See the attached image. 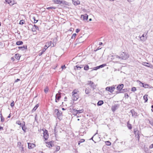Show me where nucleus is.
<instances>
[{"instance_id":"1","label":"nucleus","mask_w":153,"mask_h":153,"mask_svg":"<svg viewBox=\"0 0 153 153\" xmlns=\"http://www.w3.org/2000/svg\"><path fill=\"white\" fill-rule=\"evenodd\" d=\"M129 56V55L125 52H122L119 56L117 55L114 56L115 58H118L123 60L127 59Z\"/></svg>"},{"instance_id":"2","label":"nucleus","mask_w":153,"mask_h":153,"mask_svg":"<svg viewBox=\"0 0 153 153\" xmlns=\"http://www.w3.org/2000/svg\"><path fill=\"white\" fill-rule=\"evenodd\" d=\"M78 91L77 90L75 89L72 92V99L73 101H76L79 98Z\"/></svg>"},{"instance_id":"3","label":"nucleus","mask_w":153,"mask_h":153,"mask_svg":"<svg viewBox=\"0 0 153 153\" xmlns=\"http://www.w3.org/2000/svg\"><path fill=\"white\" fill-rule=\"evenodd\" d=\"M54 112L56 113V117L59 120L62 119V114L61 111H59L58 109H56L54 110Z\"/></svg>"},{"instance_id":"4","label":"nucleus","mask_w":153,"mask_h":153,"mask_svg":"<svg viewBox=\"0 0 153 153\" xmlns=\"http://www.w3.org/2000/svg\"><path fill=\"white\" fill-rule=\"evenodd\" d=\"M87 84L89 85L91 87V88L93 90L95 89L96 88L97 85L95 84L94 82L92 81H88Z\"/></svg>"},{"instance_id":"5","label":"nucleus","mask_w":153,"mask_h":153,"mask_svg":"<svg viewBox=\"0 0 153 153\" xmlns=\"http://www.w3.org/2000/svg\"><path fill=\"white\" fill-rule=\"evenodd\" d=\"M124 85L123 84H120L118 85L116 88V89L117 90V91L116 92L117 94L120 93V92H118L119 91H121V89H123V87Z\"/></svg>"},{"instance_id":"6","label":"nucleus","mask_w":153,"mask_h":153,"mask_svg":"<svg viewBox=\"0 0 153 153\" xmlns=\"http://www.w3.org/2000/svg\"><path fill=\"white\" fill-rule=\"evenodd\" d=\"M115 88L114 85H113L112 86L107 87L105 88V90L110 92L111 93H112L114 91Z\"/></svg>"},{"instance_id":"7","label":"nucleus","mask_w":153,"mask_h":153,"mask_svg":"<svg viewBox=\"0 0 153 153\" xmlns=\"http://www.w3.org/2000/svg\"><path fill=\"white\" fill-rule=\"evenodd\" d=\"M120 105L118 104H115L111 107V110L113 112H114L119 107Z\"/></svg>"},{"instance_id":"8","label":"nucleus","mask_w":153,"mask_h":153,"mask_svg":"<svg viewBox=\"0 0 153 153\" xmlns=\"http://www.w3.org/2000/svg\"><path fill=\"white\" fill-rule=\"evenodd\" d=\"M43 135L45 139V140H47L48 137V131L46 130H45V131L44 132Z\"/></svg>"},{"instance_id":"9","label":"nucleus","mask_w":153,"mask_h":153,"mask_svg":"<svg viewBox=\"0 0 153 153\" xmlns=\"http://www.w3.org/2000/svg\"><path fill=\"white\" fill-rule=\"evenodd\" d=\"M143 65L145 66L150 68H153V66L152 65H151L149 63L145 62H143Z\"/></svg>"},{"instance_id":"10","label":"nucleus","mask_w":153,"mask_h":153,"mask_svg":"<svg viewBox=\"0 0 153 153\" xmlns=\"http://www.w3.org/2000/svg\"><path fill=\"white\" fill-rule=\"evenodd\" d=\"M61 98V95L59 94H57L55 97V102H58Z\"/></svg>"},{"instance_id":"11","label":"nucleus","mask_w":153,"mask_h":153,"mask_svg":"<svg viewBox=\"0 0 153 153\" xmlns=\"http://www.w3.org/2000/svg\"><path fill=\"white\" fill-rule=\"evenodd\" d=\"M137 82H139L140 83H140L142 84V86L143 87H144L145 88H147L149 86V85L147 84H144L142 82H141L139 80H137Z\"/></svg>"},{"instance_id":"12","label":"nucleus","mask_w":153,"mask_h":153,"mask_svg":"<svg viewBox=\"0 0 153 153\" xmlns=\"http://www.w3.org/2000/svg\"><path fill=\"white\" fill-rule=\"evenodd\" d=\"M28 148L29 149H32L34 148L36 145L35 144L33 143H28Z\"/></svg>"},{"instance_id":"13","label":"nucleus","mask_w":153,"mask_h":153,"mask_svg":"<svg viewBox=\"0 0 153 153\" xmlns=\"http://www.w3.org/2000/svg\"><path fill=\"white\" fill-rule=\"evenodd\" d=\"M130 112L131 113L133 117H135L137 116V113L134 110H131Z\"/></svg>"},{"instance_id":"14","label":"nucleus","mask_w":153,"mask_h":153,"mask_svg":"<svg viewBox=\"0 0 153 153\" xmlns=\"http://www.w3.org/2000/svg\"><path fill=\"white\" fill-rule=\"evenodd\" d=\"M106 65L105 64H103L102 65H100L99 66H97L96 67H94V70H96L100 68H102L105 66H106Z\"/></svg>"},{"instance_id":"15","label":"nucleus","mask_w":153,"mask_h":153,"mask_svg":"<svg viewBox=\"0 0 153 153\" xmlns=\"http://www.w3.org/2000/svg\"><path fill=\"white\" fill-rule=\"evenodd\" d=\"M48 47L46 45H45L44 47V48L42 50V52H40L39 53V56H41L43 53L45 52V50L48 48Z\"/></svg>"},{"instance_id":"16","label":"nucleus","mask_w":153,"mask_h":153,"mask_svg":"<svg viewBox=\"0 0 153 153\" xmlns=\"http://www.w3.org/2000/svg\"><path fill=\"white\" fill-rule=\"evenodd\" d=\"M134 132L135 136L138 135H140V132L138 130L137 128H135L134 130Z\"/></svg>"},{"instance_id":"17","label":"nucleus","mask_w":153,"mask_h":153,"mask_svg":"<svg viewBox=\"0 0 153 153\" xmlns=\"http://www.w3.org/2000/svg\"><path fill=\"white\" fill-rule=\"evenodd\" d=\"M88 15L86 14H85L84 15H82L81 16V18H82L83 20L84 21L87 20L88 19Z\"/></svg>"},{"instance_id":"18","label":"nucleus","mask_w":153,"mask_h":153,"mask_svg":"<svg viewBox=\"0 0 153 153\" xmlns=\"http://www.w3.org/2000/svg\"><path fill=\"white\" fill-rule=\"evenodd\" d=\"M53 142V141H51L46 143L49 147L50 148L54 146V144L52 143Z\"/></svg>"},{"instance_id":"19","label":"nucleus","mask_w":153,"mask_h":153,"mask_svg":"<svg viewBox=\"0 0 153 153\" xmlns=\"http://www.w3.org/2000/svg\"><path fill=\"white\" fill-rule=\"evenodd\" d=\"M18 48L19 49H21L22 51H24L27 49V45H24L23 46L19 47Z\"/></svg>"},{"instance_id":"20","label":"nucleus","mask_w":153,"mask_h":153,"mask_svg":"<svg viewBox=\"0 0 153 153\" xmlns=\"http://www.w3.org/2000/svg\"><path fill=\"white\" fill-rule=\"evenodd\" d=\"M76 111L77 110H76L74 108H73L71 110V112L73 115H74V116H77V114Z\"/></svg>"},{"instance_id":"21","label":"nucleus","mask_w":153,"mask_h":153,"mask_svg":"<svg viewBox=\"0 0 153 153\" xmlns=\"http://www.w3.org/2000/svg\"><path fill=\"white\" fill-rule=\"evenodd\" d=\"M73 3L75 5H77L80 4V1L78 0H72Z\"/></svg>"},{"instance_id":"22","label":"nucleus","mask_w":153,"mask_h":153,"mask_svg":"<svg viewBox=\"0 0 153 153\" xmlns=\"http://www.w3.org/2000/svg\"><path fill=\"white\" fill-rule=\"evenodd\" d=\"M82 36L77 38L76 40V41L78 43H80L84 42L83 40H82Z\"/></svg>"},{"instance_id":"23","label":"nucleus","mask_w":153,"mask_h":153,"mask_svg":"<svg viewBox=\"0 0 153 153\" xmlns=\"http://www.w3.org/2000/svg\"><path fill=\"white\" fill-rule=\"evenodd\" d=\"M5 1L11 6L13 5L14 4L11 0H5Z\"/></svg>"},{"instance_id":"24","label":"nucleus","mask_w":153,"mask_h":153,"mask_svg":"<svg viewBox=\"0 0 153 153\" xmlns=\"http://www.w3.org/2000/svg\"><path fill=\"white\" fill-rule=\"evenodd\" d=\"M53 1L56 4H61L62 3V1L60 0H53Z\"/></svg>"},{"instance_id":"25","label":"nucleus","mask_w":153,"mask_h":153,"mask_svg":"<svg viewBox=\"0 0 153 153\" xmlns=\"http://www.w3.org/2000/svg\"><path fill=\"white\" fill-rule=\"evenodd\" d=\"M23 42L22 41H17L16 43V44L17 45H22Z\"/></svg>"},{"instance_id":"26","label":"nucleus","mask_w":153,"mask_h":153,"mask_svg":"<svg viewBox=\"0 0 153 153\" xmlns=\"http://www.w3.org/2000/svg\"><path fill=\"white\" fill-rule=\"evenodd\" d=\"M39 104H36L35 106L34 107V108H33V110H32V112H34L35 111L37 108H38V107L39 106Z\"/></svg>"},{"instance_id":"27","label":"nucleus","mask_w":153,"mask_h":153,"mask_svg":"<svg viewBox=\"0 0 153 153\" xmlns=\"http://www.w3.org/2000/svg\"><path fill=\"white\" fill-rule=\"evenodd\" d=\"M103 101L102 100H100L97 103V105L98 106H100L103 103Z\"/></svg>"},{"instance_id":"28","label":"nucleus","mask_w":153,"mask_h":153,"mask_svg":"<svg viewBox=\"0 0 153 153\" xmlns=\"http://www.w3.org/2000/svg\"><path fill=\"white\" fill-rule=\"evenodd\" d=\"M90 91L91 90L89 89L86 88L85 91V94H88L90 93Z\"/></svg>"},{"instance_id":"29","label":"nucleus","mask_w":153,"mask_h":153,"mask_svg":"<svg viewBox=\"0 0 153 153\" xmlns=\"http://www.w3.org/2000/svg\"><path fill=\"white\" fill-rule=\"evenodd\" d=\"M20 56H19V54H16L15 55V57L17 60H19L20 58Z\"/></svg>"},{"instance_id":"30","label":"nucleus","mask_w":153,"mask_h":153,"mask_svg":"<svg viewBox=\"0 0 153 153\" xmlns=\"http://www.w3.org/2000/svg\"><path fill=\"white\" fill-rule=\"evenodd\" d=\"M143 99L145 100V102H146L148 101L147 95H145L143 96Z\"/></svg>"},{"instance_id":"31","label":"nucleus","mask_w":153,"mask_h":153,"mask_svg":"<svg viewBox=\"0 0 153 153\" xmlns=\"http://www.w3.org/2000/svg\"><path fill=\"white\" fill-rule=\"evenodd\" d=\"M128 123H129V121H128L127 123V127L129 129H131L132 128V126L131 124H129Z\"/></svg>"},{"instance_id":"32","label":"nucleus","mask_w":153,"mask_h":153,"mask_svg":"<svg viewBox=\"0 0 153 153\" xmlns=\"http://www.w3.org/2000/svg\"><path fill=\"white\" fill-rule=\"evenodd\" d=\"M22 129L24 132H26V130L27 129V128L26 127L25 125L23 126H22Z\"/></svg>"},{"instance_id":"33","label":"nucleus","mask_w":153,"mask_h":153,"mask_svg":"<svg viewBox=\"0 0 153 153\" xmlns=\"http://www.w3.org/2000/svg\"><path fill=\"white\" fill-rule=\"evenodd\" d=\"M89 69V67L88 65H86L84 67V69L85 71L88 70Z\"/></svg>"},{"instance_id":"34","label":"nucleus","mask_w":153,"mask_h":153,"mask_svg":"<svg viewBox=\"0 0 153 153\" xmlns=\"http://www.w3.org/2000/svg\"><path fill=\"white\" fill-rule=\"evenodd\" d=\"M48 90L49 89L48 86L46 87L44 90V92L46 94L48 92Z\"/></svg>"},{"instance_id":"35","label":"nucleus","mask_w":153,"mask_h":153,"mask_svg":"<svg viewBox=\"0 0 153 153\" xmlns=\"http://www.w3.org/2000/svg\"><path fill=\"white\" fill-rule=\"evenodd\" d=\"M79 67L78 65H76L74 67V70L75 71L76 70H79Z\"/></svg>"},{"instance_id":"36","label":"nucleus","mask_w":153,"mask_h":153,"mask_svg":"<svg viewBox=\"0 0 153 153\" xmlns=\"http://www.w3.org/2000/svg\"><path fill=\"white\" fill-rule=\"evenodd\" d=\"M140 135H136V136H135V137L136 138V140H137L138 142H139L140 141Z\"/></svg>"},{"instance_id":"37","label":"nucleus","mask_w":153,"mask_h":153,"mask_svg":"<svg viewBox=\"0 0 153 153\" xmlns=\"http://www.w3.org/2000/svg\"><path fill=\"white\" fill-rule=\"evenodd\" d=\"M140 40L141 41H145L147 37H146V38H144V37L143 38V37H140Z\"/></svg>"},{"instance_id":"38","label":"nucleus","mask_w":153,"mask_h":153,"mask_svg":"<svg viewBox=\"0 0 153 153\" xmlns=\"http://www.w3.org/2000/svg\"><path fill=\"white\" fill-rule=\"evenodd\" d=\"M121 90V91H119L118 92H120V93H123L125 92H126L127 91V89H122Z\"/></svg>"},{"instance_id":"39","label":"nucleus","mask_w":153,"mask_h":153,"mask_svg":"<svg viewBox=\"0 0 153 153\" xmlns=\"http://www.w3.org/2000/svg\"><path fill=\"white\" fill-rule=\"evenodd\" d=\"M55 149H56V151H58L60 149V147L59 146H55Z\"/></svg>"},{"instance_id":"40","label":"nucleus","mask_w":153,"mask_h":153,"mask_svg":"<svg viewBox=\"0 0 153 153\" xmlns=\"http://www.w3.org/2000/svg\"><path fill=\"white\" fill-rule=\"evenodd\" d=\"M85 141V140L84 139H80V140L78 142V145H79L81 143L84 142Z\"/></svg>"},{"instance_id":"41","label":"nucleus","mask_w":153,"mask_h":153,"mask_svg":"<svg viewBox=\"0 0 153 153\" xmlns=\"http://www.w3.org/2000/svg\"><path fill=\"white\" fill-rule=\"evenodd\" d=\"M33 27H34V29H35L36 30H39V27L37 26L36 25H33Z\"/></svg>"},{"instance_id":"42","label":"nucleus","mask_w":153,"mask_h":153,"mask_svg":"<svg viewBox=\"0 0 153 153\" xmlns=\"http://www.w3.org/2000/svg\"><path fill=\"white\" fill-rule=\"evenodd\" d=\"M83 111V110L82 109L80 110H77V111H76L77 114H79V113H81Z\"/></svg>"},{"instance_id":"43","label":"nucleus","mask_w":153,"mask_h":153,"mask_svg":"<svg viewBox=\"0 0 153 153\" xmlns=\"http://www.w3.org/2000/svg\"><path fill=\"white\" fill-rule=\"evenodd\" d=\"M76 35V33H74L73 34V35L71 37V39H75V38Z\"/></svg>"},{"instance_id":"44","label":"nucleus","mask_w":153,"mask_h":153,"mask_svg":"<svg viewBox=\"0 0 153 153\" xmlns=\"http://www.w3.org/2000/svg\"><path fill=\"white\" fill-rule=\"evenodd\" d=\"M25 23V21L23 20H21L19 22V24L22 25Z\"/></svg>"},{"instance_id":"45","label":"nucleus","mask_w":153,"mask_h":153,"mask_svg":"<svg viewBox=\"0 0 153 153\" xmlns=\"http://www.w3.org/2000/svg\"><path fill=\"white\" fill-rule=\"evenodd\" d=\"M137 90L136 88L135 87H133L132 88L131 91L133 92H135Z\"/></svg>"},{"instance_id":"46","label":"nucleus","mask_w":153,"mask_h":153,"mask_svg":"<svg viewBox=\"0 0 153 153\" xmlns=\"http://www.w3.org/2000/svg\"><path fill=\"white\" fill-rule=\"evenodd\" d=\"M107 146H110L111 145V143L109 141H107L105 142Z\"/></svg>"},{"instance_id":"47","label":"nucleus","mask_w":153,"mask_h":153,"mask_svg":"<svg viewBox=\"0 0 153 153\" xmlns=\"http://www.w3.org/2000/svg\"><path fill=\"white\" fill-rule=\"evenodd\" d=\"M51 43H52V42L51 41H49L46 44H48V47H49L51 45Z\"/></svg>"},{"instance_id":"48","label":"nucleus","mask_w":153,"mask_h":153,"mask_svg":"<svg viewBox=\"0 0 153 153\" xmlns=\"http://www.w3.org/2000/svg\"><path fill=\"white\" fill-rule=\"evenodd\" d=\"M56 8V7H48L47 8V9L48 10H49L50 9H55Z\"/></svg>"},{"instance_id":"49","label":"nucleus","mask_w":153,"mask_h":153,"mask_svg":"<svg viewBox=\"0 0 153 153\" xmlns=\"http://www.w3.org/2000/svg\"><path fill=\"white\" fill-rule=\"evenodd\" d=\"M1 122H3L4 121V118L3 117V116H1Z\"/></svg>"},{"instance_id":"50","label":"nucleus","mask_w":153,"mask_h":153,"mask_svg":"<svg viewBox=\"0 0 153 153\" xmlns=\"http://www.w3.org/2000/svg\"><path fill=\"white\" fill-rule=\"evenodd\" d=\"M14 105V102L13 101L10 104V106L12 107H13Z\"/></svg>"},{"instance_id":"51","label":"nucleus","mask_w":153,"mask_h":153,"mask_svg":"<svg viewBox=\"0 0 153 153\" xmlns=\"http://www.w3.org/2000/svg\"><path fill=\"white\" fill-rule=\"evenodd\" d=\"M149 122L150 124L153 126V120H151L150 121L149 120Z\"/></svg>"},{"instance_id":"52","label":"nucleus","mask_w":153,"mask_h":153,"mask_svg":"<svg viewBox=\"0 0 153 153\" xmlns=\"http://www.w3.org/2000/svg\"><path fill=\"white\" fill-rule=\"evenodd\" d=\"M33 19L34 20V23H36L38 21V20H36V19H35V17H33Z\"/></svg>"},{"instance_id":"53","label":"nucleus","mask_w":153,"mask_h":153,"mask_svg":"<svg viewBox=\"0 0 153 153\" xmlns=\"http://www.w3.org/2000/svg\"><path fill=\"white\" fill-rule=\"evenodd\" d=\"M4 46V45H3L2 43L1 42H0V47L3 48Z\"/></svg>"},{"instance_id":"54","label":"nucleus","mask_w":153,"mask_h":153,"mask_svg":"<svg viewBox=\"0 0 153 153\" xmlns=\"http://www.w3.org/2000/svg\"><path fill=\"white\" fill-rule=\"evenodd\" d=\"M21 123V122L19 120H17L16 122V123L18 125H19Z\"/></svg>"},{"instance_id":"55","label":"nucleus","mask_w":153,"mask_h":153,"mask_svg":"<svg viewBox=\"0 0 153 153\" xmlns=\"http://www.w3.org/2000/svg\"><path fill=\"white\" fill-rule=\"evenodd\" d=\"M125 97L126 98H128V94H127V93L125 94Z\"/></svg>"},{"instance_id":"56","label":"nucleus","mask_w":153,"mask_h":153,"mask_svg":"<svg viewBox=\"0 0 153 153\" xmlns=\"http://www.w3.org/2000/svg\"><path fill=\"white\" fill-rule=\"evenodd\" d=\"M149 148V149H152L153 148V143L150 146Z\"/></svg>"},{"instance_id":"57","label":"nucleus","mask_w":153,"mask_h":153,"mask_svg":"<svg viewBox=\"0 0 153 153\" xmlns=\"http://www.w3.org/2000/svg\"><path fill=\"white\" fill-rule=\"evenodd\" d=\"M84 65H80L79 66V70H80L81 68H82L83 67Z\"/></svg>"},{"instance_id":"58","label":"nucleus","mask_w":153,"mask_h":153,"mask_svg":"<svg viewBox=\"0 0 153 153\" xmlns=\"http://www.w3.org/2000/svg\"><path fill=\"white\" fill-rule=\"evenodd\" d=\"M21 148L22 149L21 152H24V148L23 147V146H22L21 147Z\"/></svg>"},{"instance_id":"59","label":"nucleus","mask_w":153,"mask_h":153,"mask_svg":"<svg viewBox=\"0 0 153 153\" xmlns=\"http://www.w3.org/2000/svg\"><path fill=\"white\" fill-rule=\"evenodd\" d=\"M61 68L62 69L66 68V67L65 65L62 66Z\"/></svg>"},{"instance_id":"60","label":"nucleus","mask_w":153,"mask_h":153,"mask_svg":"<svg viewBox=\"0 0 153 153\" xmlns=\"http://www.w3.org/2000/svg\"><path fill=\"white\" fill-rule=\"evenodd\" d=\"M79 31H80V30L79 29H77L76 30V33H78L79 32Z\"/></svg>"},{"instance_id":"61","label":"nucleus","mask_w":153,"mask_h":153,"mask_svg":"<svg viewBox=\"0 0 153 153\" xmlns=\"http://www.w3.org/2000/svg\"><path fill=\"white\" fill-rule=\"evenodd\" d=\"M129 2H133L134 1V0H127Z\"/></svg>"},{"instance_id":"62","label":"nucleus","mask_w":153,"mask_h":153,"mask_svg":"<svg viewBox=\"0 0 153 153\" xmlns=\"http://www.w3.org/2000/svg\"><path fill=\"white\" fill-rule=\"evenodd\" d=\"M20 81V79H17L16 81H15V82H18V81Z\"/></svg>"},{"instance_id":"63","label":"nucleus","mask_w":153,"mask_h":153,"mask_svg":"<svg viewBox=\"0 0 153 153\" xmlns=\"http://www.w3.org/2000/svg\"><path fill=\"white\" fill-rule=\"evenodd\" d=\"M22 126H25V122H24V121H23V122H22Z\"/></svg>"},{"instance_id":"64","label":"nucleus","mask_w":153,"mask_h":153,"mask_svg":"<svg viewBox=\"0 0 153 153\" xmlns=\"http://www.w3.org/2000/svg\"><path fill=\"white\" fill-rule=\"evenodd\" d=\"M32 31L33 32H35V31H36V30L34 29V27H33V28H32Z\"/></svg>"}]
</instances>
